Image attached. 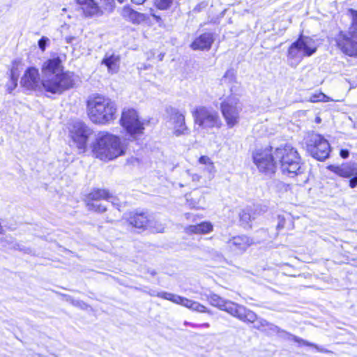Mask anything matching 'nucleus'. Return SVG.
Listing matches in <instances>:
<instances>
[{
  "instance_id": "14",
  "label": "nucleus",
  "mask_w": 357,
  "mask_h": 357,
  "mask_svg": "<svg viewBox=\"0 0 357 357\" xmlns=\"http://www.w3.org/2000/svg\"><path fill=\"white\" fill-rule=\"evenodd\" d=\"M122 127L130 135L141 134L144 129L136 110L123 109L120 119Z\"/></svg>"
},
{
  "instance_id": "16",
  "label": "nucleus",
  "mask_w": 357,
  "mask_h": 357,
  "mask_svg": "<svg viewBox=\"0 0 357 357\" xmlns=\"http://www.w3.org/2000/svg\"><path fill=\"white\" fill-rule=\"evenodd\" d=\"M72 138L77 144V148L84 151L89 136L91 134V130L82 121H76L73 123L71 128Z\"/></svg>"
},
{
  "instance_id": "36",
  "label": "nucleus",
  "mask_w": 357,
  "mask_h": 357,
  "mask_svg": "<svg viewBox=\"0 0 357 357\" xmlns=\"http://www.w3.org/2000/svg\"><path fill=\"white\" fill-rule=\"evenodd\" d=\"M293 339H294L296 342H303L304 344H305V345H307V346H312V347H315V348L318 349V347H317V345H314V344H312V343L307 342H306V341H305V340H302V339H301V338H299V337H296V336H294V338H293Z\"/></svg>"
},
{
  "instance_id": "15",
  "label": "nucleus",
  "mask_w": 357,
  "mask_h": 357,
  "mask_svg": "<svg viewBox=\"0 0 357 357\" xmlns=\"http://www.w3.org/2000/svg\"><path fill=\"white\" fill-rule=\"evenodd\" d=\"M166 112L169 116V119L173 125V134L176 137L189 134V128L185 124V114L178 109L169 107L166 109Z\"/></svg>"
},
{
  "instance_id": "23",
  "label": "nucleus",
  "mask_w": 357,
  "mask_h": 357,
  "mask_svg": "<svg viewBox=\"0 0 357 357\" xmlns=\"http://www.w3.org/2000/svg\"><path fill=\"white\" fill-rule=\"evenodd\" d=\"M81 6L84 15L87 17L99 16L102 11L94 0H76Z\"/></svg>"
},
{
  "instance_id": "26",
  "label": "nucleus",
  "mask_w": 357,
  "mask_h": 357,
  "mask_svg": "<svg viewBox=\"0 0 357 357\" xmlns=\"http://www.w3.org/2000/svg\"><path fill=\"white\" fill-rule=\"evenodd\" d=\"M16 70V69L13 68L10 71V79L9 82L6 84L8 93H11L17 85L18 75Z\"/></svg>"
},
{
  "instance_id": "7",
  "label": "nucleus",
  "mask_w": 357,
  "mask_h": 357,
  "mask_svg": "<svg viewBox=\"0 0 357 357\" xmlns=\"http://www.w3.org/2000/svg\"><path fill=\"white\" fill-rule=\"evenodd\" d=\"M349 12L351 24L347 33L339 36L337 45L342 52L350 56H357V11L350 9Z\"/></svg>"
},
{
  "instance_id": "43",
  "label": "nucleus",
  "mask_w": 357,
  "mask_h": 357,
  "mask_svg": "<svg viewBox=\"0 0 357 357\" xmlns=\"http://www.w3.org/2000/svg\"><path fill=\"white\" fill-rule=\"evenodd\" d=\"M196 326H202V327L208 328L210 326V325L208 323H204V324H199V325L197 324Z\"/></svg>"
},
{
  "instance_id": "5",
  "label": "nucleus",
  "mask_w": 357,
  "mask_h": 357,
  "mask_svg": "<svg viewBox=\"0 0 357 357\" xmlns=\"http://www.w3.org/2000/svg\"><path fill=\"white\" fill-rule=\"evenodd\" d=\"M204 296L211 305L227 312L243 322H253L256 320L257 314L242 305L225 300L213 293L204 294Z\"/></svg>"
},
{
  "instance_id": "32",
  "label": "nucleus",
  "mask_w": 357,
  "mask_h": 357,
  "mask_svg": "<svg viewBox=\"0 0 357 357\" xmlns=\"http://www.w3.org/2000/svg\"><path fill=\"white\" fill-rule=\"evenodd\" d=\"M273 185L274 188H275L278 190H287V186L283 182H281L280 181H274L273 182Z\"/></svg>"
},
{
  "instance_id": "17",
  "label": "nucleus",
  "mask_w": 357,
  "mask_h": 357,
  "mask_svg": "<svg viewBox=\"0 0 357 357\" xmlns=\"http://www.w3.org/2000/svg\"><path fill=\"white\" fill-rule=\"evenodd\" d=\"M160 296L164 297L165 300H168L174 303L181 305L192 311L201 313H211L206 307L202 305L199 302L190 300L187 298L180 296L174 294H161Z\"/></svg>"
},
{
  "instance_id": "40",
  "label": "nucleus",
  "mask_w": 357,
  "mask_h": 357,
  "mask_svg": "<svg viewBox=\"0 0 357 357\" xmlns=\"http://www.w3.org/2000/svg\"><path fill=\"white\" fill-rule=\"evenodd\" d=\"M148 273H149L150 275H151L152 276H155L157 273L155 270L153 269H147V271H146Z\"/></svg>"
},
{
  "instance_id": "25",
  "label": "nucleus",
  "mask_w": 357,
  "mask_h": 357,
  "mask_svg": "<svg viewBox=\"0 0 357 357\" xmlns=\"http://www.w3.org/2000/svg\"><path fill=\"white\" fill-rule=\"evenodd\" d=\"M213 230V225L209 222H202L197 225H190L186 227L188 234H206Z\"/></svg>"
},
{
  "instance_id": "35",
  "label": "nucleus",
  "mask_w": 357,
  "mask_h": 357,
  "mask_svg": "<svg viewBox=\"0 0 357 357\" xmlns=\"http://www.w3.org/2000/svg\"><path fill=\"white\" fill-rule=\"evenodd\" d=\"M169 294V292H166V291H160V292H157L156 291H154V290H151L148 292V294L151 296H157V297H159V298H162L163 299L164 297L160 296L161 294Z\"/></svg>"
},
{
  "instance_id": "47",
  "label": "nucleus",
  "mask_w": 357,
  "mask_h": 357,
  "mask_svg": "<svg viewBox=\"0 0 357 357\" xmlns=\"http://www.w3.org/2000/svg\"><path fill=\"white\" fill-rule=\"evenodd\" d=\"M162 57H163V55H160V60H162Z\"/></svg>"
},
{
  "instance_id": "22",
  "label": "nucleus",
  "mask_w": 357,
  "mask_h": 357,
  "mask_svg": "<svg viewBox=\"0 0 357 357\" xmlns=\"http://www.w3.org/2000/svg\"><path fill=\"white\" fill-rule=\"evenodd\" d=\"M121 57L119 54L114 53H106L101 61V64L107 68V71L110 74L118 73L120 67Z\"/></svg>"
},
{
  "instance_id": "19",
  "label": "nucleus",
  "mask_w": 357,
  "mask_h": 357,
  "mask_svg": "<svg viewBox=\"0 0 357 357\" xmlns=\"http://www.w3.org/2000/svg\"><path fill=\"white\" fill-rule=\"evenodd\" d=\"M329 169L342 177H352L349 181V185L354 188L357 185V167L351 165L339 166H329Z\"/></svg>"
},
{
  "instance_id": "31",
  "label": "nucleus",
  "mask_w": 357,
  "mask_h": 357,
  "mask_svg": "<svg viewBox=\"0 0 357 357\" xmlns=\"http://www.w3.org/2000/svg\"><path fill=\"white\" fill-rule=\"evenodd\" d=\"M266 330H264L265 331H268V332H271V333H278L283 331L278 326H277L276 325H275L271 322L268 323L267 326H266Z\"/></svg>"
},
{
  "instance_id": "9",
  "label": "nucleus",
  "mask_w": 357,
  "mask_h": 357,
  "mask_svg": "<svg viewBox=\"0 0 357 357\" xmlns=\"http://www.w3.org/2000/svg\"><path fill=\"white\" fill-rule=\"evenodd\" d=\"M195 123L204 128H220L221 119L218 112L213 109L200 106L192 112Z\"/></svg>"
},
{
  "instance_id": "38",
  "label": "nucleus",
  "mask_w": 357,
  "mask_h": 357,
  "mask_svg": "<svg viewBox=\"0 0 357 357\" xmlns=\"http://www.w3.org/2000/svg\"><path fill=\"white\" fill-rule=\"evenodd\" d=\"M279 222L277 225V229L278 230L282 229L284 226V218H282L281 216H278Z\"/></svg>"
},
{
  "instance_id": "48",
  "label": "nucleus",
  "mask_w": 357,
  "mask_h": 357,
  "mask_svg": "<svg viewBox=\"0 0 357 357\" xmlns=\"http://www.w3.org/2000/svg\"><path fill=\"white\" fill-rule=\"evenodd\" d=\"M118 1H119L120 3H122L123 1V0H118Z\"/></svg>"
},
{
  "instance_id": "3",
  "label": "nucleus",
  "mask_w": 357,
  "mask_h": 357,
  "mask_svg": "<svg viewBox=\"0 0 357 357\" xmlns=\"http://www.w3.org/2000/svg\"><path fill=\"white\" fill-rule=\"evenodd\" d=\"M126 147L120 139L108 132H100L93 146L96 157L101 160H111L125 153Z\"/></svg>"
},
{
  "instance_id": "6",
  "label": "nucleus",
  "mask_w": 357,
  "mask_h": 357,
  "mask_svg": "<svg viewBox=\"0 0 357 357\" xmlns=\"http://www.w3.org/2000/svg\"><path fill=\"white\" fill-rule=\"evenodd\" d=\"M317 48L318 45L314 39L301 35L288 48L287 60L289 65L296 68L304 57L313 55Z\"/></svg>"
},
{
  "instance_id": "21",
  "label": "nucleus",
  "mask_w": 357,
  "mask_h": 357,
  "mask_svg": "<svg viewBox=\"0 0 357 357\" xmlns=\"http://www.w3.org/2000/svg\"><path fill=\"white\" fill-rule=\"evenodd\" d=\"M213 41L214 38L213 33L207 32L196 38L191 43L190 47L194 50H208L211 48Z\"/></svg>"
},
{
  "instance_id": "44",
  "label": "nucleus",
  "mask_w": 357,
  "mask_h": 357,
  "mask_svg": "<svg viewBox=\"0 0 357 357\" xmlns=\"http://www.w3.org/2000/svg\"><path fill=\"white\" fill-rule=\"evenodd\" d=\"M154 221L156 222V223L153 224L155 227H158L159 225H162L160 222H158L155 219H154Z\"/></svg>"
},
{
  "instance_id": "10",
  "label": "nucleus",
  "mask_w": 357,
  "mask_h": 357,
  "mask_svg": "<svg viewBox=\"0 0 357 357\" xmlns=\"http://www.w3.org/2000/svg\"><path fill=\"white\" fill-rule=\"evenodd\" d=\"M253 160L260 172L266 174H272L275 172L278 158L272 147L257 151L253 155Z\"/></svg>"
},
{
  "instance_id": "24",
  "label": "nucleus",
  "mask_w": 357,
  "mask_h": 357,
  "mask_svg": "<svg viewBox=\"0 0 357 357\" xmlns=\"http://www.w3.org/2000/svg\"><path fill=\"white\" fill-rule=\"evenodd\" d=\"M122 17L133 24H140L148 19L146 14L139 13L128 6H125L121 11Z\"/></svg>"
},
{
  "instance_id": "42",
  "label": "nucleus",
  "mask_w": 357,
  "mask_h": 357,
  "mask_svg": "<svg viewBox=\"0 0 357 357\" xmlns=\"http://www.w3.org/2000/svg\"><path fill=\"white\" fill-rule=\"evenodd\" d=\"M146 0H131L132 3L140 5L142 4Z\"/></svg>"
},
{
  "instance_id": "8",
  "label": "nucleus",
  "mask_w": 357,
  "mask_h": 357,
  "mask_svg": "<svg viewBox=\"0 0 357 357\" xmlns=\"http://www.w3.org/2000/svg\"><path fill=\"white\" fill-rule=\"evenodd\" d=\"M307 151L315 159L324 160L330 153L328 141L317 133H310L305 139Z\"/></svg>"
},
{
  "instance_id": "41",
  "label": "nucleus",
  "mask_w": 357,
  "mask_h": 357,
  "mask_svg": "<svg viewBox=\"0 0 357 357\" xmlns=\"http://www.w3.org/2000/svg\"><path fill=\"white\" fill-rule=\"evenodd\" d=\"M192 179L193 181H199V179H200V176H199L198 174H192Z\"/></svg>"
},
{
  "instance_id": "33",
  "label": "nucleus",
  "mask_w": 357,
  "mask_h": 357,
  "mask_svg": "<svg viewBox=\"0 0 357 357\" xmlns=\"http://www.w3.org/2000/svg\"><path fill=\"white\" fill-rule=\"evenodd\" d=\"M49 41V39L47 37L43 36L39 40H38V47L42 50L44 51L46 47V45L47 42Z\"/></svg>"
},
{
  "instance_id": "34",
  "label": "nucleus",
  "mask_w": 357,
  "mask_h": 357,
  "mask_svg": "<svg viewBox=\"0 0 357 357\" xmlns=\"http://www.w3.org/2000/svg\"><path fill=\"white\" fill-rule=\"evenodd\" d=\"M211 162L212 160H211V158L206 155H202L199 159V162L206 166L208 165Z\"/></svg>"
},
{
  "instance_id": "13",
  "label": "nucleus",
  "mask_w": 357,
  "mask_h": 357,
  "mask_svg": "<svg viewBox=\"0 0 357 357\" xmlns=\"http://www.w3.org/2000/svg\"><path fill=\"white\" fill-rule=\"evenodd\" d=\"M128 222L129 225L136 228H149L153 232H163L165 229L163 225H159L158 227H155L153 225L156 223L154 221V218L147 213L144 212L130 213L128 218Z\"/></svg>"
},
{
  "instance_id": "46",
  "label": "nucleus",
  "mask_w": 357,
  "mask_h": 357,
  "mask_svg": "<svg viewBox=\"0 0 357 357\" xmlns=\"http://www.w3.org/2000/svg\"><path fill=\"white\" fill-rule=\"evenodd\" d=\"M184 324H185V325H190V326H196V325H197V324H192L188 323V322H187V321H185V322L184 323Z\"/></svg>"
},
{
  "instance_id": "18",
  "label": "nucleus",
  "mask_w": 357,
  "mask_h": 357,
  "mask_svg": "<svg viewBox=\"0 0 357 357\" xmlns=\"http://www.w3.org/2000/svg\"><path fill=\"white\" fill-rule=\"evenodd\" d=\"M22 86L31 90H41L38 70L33 67L29 68L21 79Z\"/></svg>"
},
{
  "instance_id": "11",
  "label": "nucleus",
  "mask_w": 357,
  "mask_h": 357,
  "mask_svg": "<svg viewBox=\"0 0 357 357\" xmlns=\"http://www.w3.org/2000/svg\"><path fill=\"white\" fill-rule=\"evenodd\" d=\"M241 109L239 100L235 96H229L221 102L220 110L229 128L238 123Z\"/></svg>"
},
{
  "instance_id": "29",
  "label": "nucleus",
  "mask_w": 357,
  "mask_h": 357,
  "mask_svg": "<svg viewBox=\"0 0 357 357\" xmlns=\"http://www.w3.org/2000/svg\"><path fill=\"white\" fill-rule=\"evenodd\" d=\"M239 216H240V220L242 222V223H244L245 225H248L249 223V222L251 221L252 218H253L252 217V215H250L248 209L243 210L240 213Z\"/></svg>"
},
{
  "instance_id": "30",
  "label": "nucleus",
  "mask_w": 357,
  "mask_h": 357,
  "mask_svg": "<svg viewBox=\"0 0 357 357\" xmlns=\"http://www.w3.org/2000/svg\"><path fill=\"white\" fill-rule=\"evenodd\" d=\"M256 321L255 328L258 330H266V326H267L268 321L262 318L256 317V320H255L252 323Z\"/></svg>"
},
{
  "instance_id": "1",
  "label": "nucleus",
  "mask_w": 357,
  "mask_h": 357,
  "mask_svg": "<svg viewBox=\"0 0 357 357\" xmlns=\"http://www.w3.org/2000/svg\"><path fill=\"white\" fill-rule=\"evenodd\" d=\"M61 59L54 58L45 61L42 67L41 90L52 94H61L74 87L77 76L73 73H60Z\"/></svg>"
},
{
  "instance_id": "39",
  "label": "nucleus",
  "mask_w": 357,
  "mask_h": 357,
  "mask_svg": "<svg viewBox=\"0 0 357 357\" xmlns=\"http://www.w3.org/2000/svg\"><path fill=\"white\" fill-rule=\"evenodd\" d=\"M340 155L342 158H347L349 157V152L347 149H342L340 152Z\"/></svg>"
},
{
  "instance_id": "12",
  "label": "nucleus",
  "mask_w": 357,
  "mask_h": 357,
  "mask_svg": "<svg viewBox=\"0 0 357 357\" xmlns=\"http://www.w3.org/2000/svg\"><path fill=\"white\" fill-rule=\"evenodd\" d=\"M87 206L89 210L98 213H103L106 211L107 206L102 203L101 200L110 202L113 205L118 204L115 202L116 198L109 194V192L103 189L93 190L88 196Z\"/></svg>"
},
{
  "instance_id": "37",
  "label": "nucleus",
  "mask_w": 357,
  "mask_h": 357,
  "mask_svg": "<svg viewBox=\"0 0 357 357\" xmlns=\"http://www.w3.org/2000/svg\"><path fill=\"white\" fill-rule=\"evenodd\" d=\"M209 174H213L215 172V168L213 165V162H211L208 165L206 166L205 169Z\"/></svg>"
},
{
  "instance_id": "28",
  "label": "nucleus",
  "mask_w": 357,
  "mask_h": 357,
  "mask_svg": "<svg viewBox=\"0 0 357 357\" xmlns=\"http://www.w3.org/2000/svg\"><path fill=\"white\" fill-rule=\"evenodd\" d=\"M172 1L173 0H155V5L158 9L167 10L171 6Z\"/></svg>"
},
{
  "instance_id": "20",
  "label": "nucleus",
  "mask_w": 357,
  "mask_h": 357,
  "mask_svg": "<svg viewBox=\"0 0 357 357\" xmlns=\"http://www.w3.org/2000/svg\"><path fill=\"white\" fill-rule=\"evenodd\" d=\"M252 243V241L244 235L234 236L227 242L229 248L238 254L244 252Z\"/></svg>"
},
{
  "instance_id": "2",
  "label": "nucleus",
  "mask_w": 357,
  "mask_h": 357,
  "mask_svg": "<svg viewBox=\"0 0 357 357\" xmlns=\"http://www.w3.org/2000/svg\"><path fill=\"white\" fill-rule=\"evenodd\" d=\"M87 112L92 122L97 124L109 123L116 118V105L109 98L96 96L88 100Z\"/></svg>"
},
{
  "instance_id": "27",
  "label": "nucleus",
  "mask_w": 357,
  "mask_h": 357,
  "mask_svg": "<svg viewBox=\"0 0 357 357\" xmlns=\"http://www.w3.org/2000/svg\"><path fill=\"white\" fill-rule=\"evenodd\" d=\"M310 101L312 102H327L328 101V98L324 93L319 92L312 94L310 98Z\"/></svg>"
},
{
  "instance_id": "4",
  "label": "nucleus",
  "mask_w": 357,
  "mask_h": 357,
  "mask_svg": "<svg viewBox=\"0 0 357 357\" xmlns=\"http://www.w3.org/2000/svg\"><path fill=\"white\" fill-rule=\"evenodd\" d=\"M275 154L282 174L294 178L304 173L305 168L301 163L297 151L289 145L275 149Z\"/></svg>"
},
{
  "instance_id": "45",
  "label": "nucleus",
  "mask_w": 357,
  "mask_h": 357,
  "mask_svg": "<svg viewBox=\"0 0 357 357\" xmlns=\"http://www.w3.org/2000/svg\"><path fill=\"white\" fill-rule=\"evenodd\" d=\"M230 74L229 71L226 72L225 76L223 77V79H226L227 76Z\"/></svg>"
}]
</instances>
